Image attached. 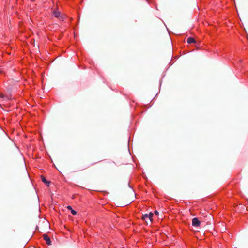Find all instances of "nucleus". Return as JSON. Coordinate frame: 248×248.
<instances>
[{
	"label": "nucleus",
	"instance_id": "obj_3",
	"mask_svg": "<svg viewBox=\"0 0 248 248\" xmlns=\"http://www.w3.org/2000/svg\"><path fill=\"white\" fill-rule=\"evenodd\" d=\"M43 239L47 245H51V240L50 237L46 234L43 235Z\"/></svg>",
	"mask_w": 248,
	"mask_h": 248
},
{
	"label": "nucleus",
	"instance_id": "obj_4",
	"mask_svg": "<svg viewBox=\"0 0 248 248\" xmlns=\"http://www.w3.org/2000/svg\"><path fill=\"white\" fill-rule=\"evenodd\" d=\"M41 178L42 181L44 184H45L47 186H49V185H50V181H47L46 179V178L44 176H41Z\"/></svg>",
	"mask_w": 248,
	"mask_h": 248
},
{
	"label": "nucleus",
	"instance_id": "obj_2",
	"mask_svg": "<svg viewBox=\"0 0 248 248\" xmlns=\"http://www.w3.org/2000/svg\"><path fill=\"white\" fill-rule=\"evenodd\" d=\"M201 224L200 221L197 218H193L192 220V224L194 227H199Z\"/></svg>",
	"mask_w": 248,
	"mask_h": 248
},
{
	"label": "nucleus",
	"instance_id": "obj_5",
	"mask_svg": "<svg viewBox=\"0 0 248 248\" xmlns=\"http://www.w3.org/2000/svg\"><path fill=\"white\" fill-rule=\"evenodd\" d=\"M54 16L56 17H59L61 15V13L58 10H54L53 12Z\"/></svg>",
	"mask_w": 248,
	"mask_h": 248
},
{
	"label": "nucleus",
	"instance_id": "obj_7",
	"mask_svg": "<svg viewBox=\"0 0 248 248\" xmlns=\"http://www.w3.org/2000/svg\"><path fill=\"white\" fill-rule=\"evenodd\" d=\"M70 211L72 215H76L77 214V212L75 210H73V209Z\"/></svg>",
	"mask_w": 248,
	"mask_h": 248
},
{
	"label": "nucleus",
	"instance_id": "obj_9",
	"mask_svg": "<svg viewBox=\"0 0 248 248\" xmlns=\"http://www.w3.org/2000/svg\"><path fill=\"white\" fill-rule=\"evenodd\" d=\"M155 214H156V215H158V211H156V210H155Z\"/></svg>",
	"mask_w": 248,
	"mask_h": 248
},
{
	"label": "nucleus",
	"instance_id": "obj_8",
	"mask_svg": "<svg viewBox=\"0 0 248 248\" xmlns=\"http://www.w3.org/2000/svg\"><path fill=\"white\" fill-rule=\"evenodd\" d=\"M67 208L68 210H72V207H71V206H70V205L68 206L67 207Z\"/></svg>",
	"mask_w": 248,
	"mask_h": 248
},
{
	"label": "nucleus",
	"instance_id": "obj_6",
	"mask_svg": "<svg viewBox=\"0 0 248 248\" xmlns=\"http://www.w3.org/2000/svg\"><path fill=\"white\" fill-rule=\"evenodd\" d=\"M187 42L188 44H191V43H195V40L193 38L190 37L187 39Z\"/></svg>",
	"mask_w": 248,
	"mask_h": 248
},
{
	"label": "nucleus",
	"instance_id": "obj_1",
	"mask_svg": "<svg viewBox=\"0 0 248 248\" xmlns=\"http://www.w3.org/2000/svg\"><path fill=\"white\" fill-rule=\"evenodd\" d=\"M153 214L150 212L149 214H145L142 216V219L144 220L147 223L148 222L152 223L153 221Z\"/></svg>",
	"mask_w": 248,
	"mask_h": 248
}]
</instances>
